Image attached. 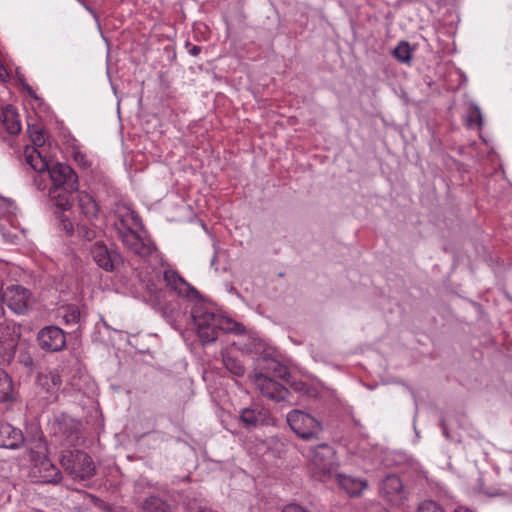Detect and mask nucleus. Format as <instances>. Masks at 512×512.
<instances>
[{
    "label": "nucleus",
    "mask_w": 512,
    "mask_h": 512,
    "mask_svg": "<svg viewBox=\"0 0 512 512\" xmlns=\"http://www.w3.org/2000/svg\"><path fill=\"white\" fill-rule=\"evenodd\" d=\"M192 317L196 326L198 337L203 343L213 342L218 338L219 332L244 334L246 329L243 324L228 317L204 311L197 308L193 311Z\"/></svg>",
    "instance_id": "nucleus-1"
},
{
    "label": "nucleus",
    "mask_w": 512,
    "mask_h": 512,
    "mask_svg": "<svg viewBox=\"0 0 512 512\" xmlns=\"http://www.w3.org/2000/svg\"><path fill=\"white\" fill-rule=\"evenodd\" d=\"M60 464L64 471L76 481L89 480L96 474L93 459L82 450L62 451Z\"/></svg>",
    "instance_id": "nucleus-2"
},
{
    "label": "nucleus",
    "mask_w": 512,
    "mask_h": 512,
    "mask_svg": "<svg viewBox=\"0 0 512 512\" xmlns=\"http://www.w3.org/2000/svg\"><path fill=\"white\" fill-rule=\"evenodd\" d=\"M335 450L327 443H321L312 449V458L308 468L313 479L326 482L332 477Z\"/></svg>",
    "instance_id": "nucleus-3"
},
{
    "label": "nucleus",
    "mask_w": 512,
    "mask_h": 512,
    "mask_svg": "<svg viewBox=\"0 0 512 512\" xmlns=\"http://www.w3.org/2000/svg\"><path fill=\"white\" fill-rule=\"evenodd\" d=\"M287 422L292 431L304 440L318 438L323 430L322 424L316 418L301 410L289 412Z\"/></svg>",
    "instance_id": "nucleus-4"
},
{
    "label": "nucleus",
    "mask_w": 512,
    "mask_h": 512,
    "mask_svg": "<svg viewBox=\"0 0 512 512\" xmlns=\"http://www.w3.org/2000/svg\"><path fill=\"white\" fill-rule=\"evenodd\" d=\"M20 337V325L12 321L0 323V358L3 362L10 363L14 359Z\"/></svg>",
    "instance_id": "nucleus-5"
},
{
    "label": "nucleus",
    "mask_w": 512,
    "mask_h": 512,
    "mask_svg": "<svg viewBox=\"0 0 512 512\" xmlns=\"http://www.w3.org/2000/svg\"><path fill=\"white\" fill-rule=\"evenodd\" d=\"M61 385L62 379L57 371L40 373L37 376V395L40 397L42 406L58 400Z\"/></svg>",
    "instance_id": "nucleus-6"
},
{
    "label": "nucleus",
    "mask_w": 512,
    "mask_h": 512,
    "mask_svg": "<svg viewBox=\"0 0 512 512\" xmlns=\"http://www.w3.org/2000/svg\"><path fill=\"white\" fill-rule=\"evenodd\" d=\"M3 302L15 313L24 314L32 309L34 298L32 293L23 286L11 285L2 295Z\"/></svg>",
    "instance_id": "nucleus-7"
},
{
    "label": "nucleus",
    "mask_w": 512,
    "mask_h": 512,
    "mask_svg": "<svg viewBox=\"0 0 512 512\" xmlns=\"http://www.w3.org/2000/svg\"><path fill=\"white\" fill-rule=\"evenodd\" d=\"M251 379L260 394L269 400L285 401L289 395V391L284 385L263 372H254Z\"/></svg>",
    "instance_id": "nucleus-8"
},
{
    "label": "nucleus",
    "mask_w": 512,
    "mask_h": 512,
    "mask_svg": "<svg viewBox=\"0 0 512 512\" xmlns=\"http://www.w3.org/2000/svg\"><path fill=\"white\" fill-rule=\"evenodd\" d=\"M90 255L97 266L106 272H113L122 263V256L114 249L108 248L103 241H96L90 247Z\"/></svg>",
    "instance_id": "nucleus-9"
},
{
    "label": "nucleus",
    "mask_w": 512,
    "mask_h": 512,
    "mask_svg": "<svg viewBox=\"0 0 512 512\" xmlns=\"http://www.w3.org/2000/svg\"><path fill=\"white\" fill-rule=\"evenodd\" d=\"M116 229L123 245L131 253L140 257H149L152 255L155 247L151 243H145L135 231L125 226L123 220H121L119 224H116Z\"/></svg>",
    "instance_id": "nucleus-10"
},
{
    "label": "nucleus",
    "mask_w": 512,
    "mask_h": 512,
    "mask_svg": "<svg viewBox=\"0 0 512 512\" xmlns=\"http://www.w3.org/2000/svg\"><path fill=\"white\" fill-rule=\"evenodd\" d=\"M53 183L51 188H61L66 191H77L79 187L78 175L65 163H55L48 169Z\"/></svg>",
    "instance_id": "nucleus-11"
},
{
    "label": "nucleus",
    "mask_w": 512,
    "mask_h": 512,
    "mask_svg": "<svg viewBox=\"0 0 512 512\" xmlns=\"http://www.w3.org/2000/svg\"><path fill=\"white\" fill-rule=\"evenodd\" d=\"M37 343L44 351H61L66 345L65 333L56 326L44 327L37 334Z\"/></svg>",
    "instance_id": "nucleus-12"
},
{
    "label": "nucleus",
    "mask_w": 512,
    "mask_h": 512,
    "mask_svg": "<svg viewBox=\"0 0 512 512\" xmlns=\"http://www.w3.org/2000/svg\"><path fill=\"white\" fill-rule=\"evenodd\" d=\"M33 473L43 483L58 484L62 480L61 471L49 459L35 465Z\"/></svg>",
    "instance_id": "nucleus-13"
},
{
    "label": "nucleus",
    "mask_w": 512,
    "mask_h": 512,
    "mask_svg": "<svg viewBox=\"0 0 512 512\" xmlns=\"http://www.w3.org/2000/svg\"><path fill=\"white\" fill-rule=\"evenodd\" d=\"M24 443V436L20 429L8 423H0V447L17 449Z\"/></svg>",
    "instance_id": "nucleus-14"
},
{
    "label": "nucleus",
    "mask_w": 512,
    "mask_h": 512,
    "mask_svg": "<svg viewBox=\"0 0 512 512\" xmlns=\"http://www.w3.org/2000/svg\"><path fill=\"white\" fill-rule=\"evenodd\" d=\"M80 422L69 417H63L57 422L58 432H60L69 445H76L80 434Z\"/></svg>",
    "instance_id": "nucleus-15"
},
{
    "label": "nucleus",
    "mask_w": 512,
    "mask_h": 512,
    "mask_svg": "<svg viewBox=\"0 0 512 512\" xmlns=\"http://www.w3.org/2000/svg\"><path fill=\"white\" fill-rule=\"evenodd\" d=\"M259 366L264 374L270 377H276L280 379H287L290 375L288 368L272 357H262L259 361Z\"/></svg>",
    "instance_id": "nucleus-16"
},
{
    "label": "nucleus",
    "mask_w": 512,
    "mask_h": 512,
    "mask_svg": "<svg viewBox=\"0 0 512 512\" xmlns=\"http://www.w3.org/2000/svg\"><path fill=\"white\" fill-rule=\"evenodd\" d=\"M337 482L339 486L352 497L359 496L368 487L366 480L341 474L337 475Z\"/></svg>",
    "instance_id": "nucleus-17"
},
{
    "label": "nucleus",
    "mask_w": 512,
    "mask_h": 512,
    "mask_svg": "<svg viewBox=\"0 0 512 512\" xmlns=\"http://www.w3.org/2000/svg\"><path fill=\"white\" fill-rule=\"evenodd\" d=\"M24 156L26 163L36 172H44L50 168L42 151L36 147L26 146Z\"/></svg>",
    "instance_id": "nucleus-18"
},
{
    "label": "nucleus",
    "mask_w": 512,
    "mask_h": 512,
    "mask_svg": "<svg viewBox=\"0 0 512 512\" xmlns=\"http://www.w3.org/2000/svg\"><path fill=\"white\" fill-rule=\"evenodd\" d=\"M0 121L6 130L7 133L10 135H17L21 131V122L19 119V115L16 112L15 109L8 106L5 109H3Z\"/></svg>",
    "instance_id": "nucleus-19"
},
{
    "label": "nucleus",
    "mask_w": 512,
    "mask_h": 512,
    "mask_svg": "<svg viewBox=\"0 0 512 512\" xmlns=\"http://www.w3.org/2000/svg\"><path fill=\"white\" fill-rule=\"evenodd\" d=\"M78 205L81 213L88 219L93 220L98 217L99 207L94 198L86 193L80 192L78 194Z\"/></svg>",
    "instance_id": "nucleus-20"
},
{
    "label": "nucleus",
    "mask_w": 512,
    "mask_h": 512,
    "mask_svg": "<svg viewBox=\"0 0 512 512\" xmlns=\"http://www.w3.org/2000/svg\"><path fill=\"white\" fill-rule=\"evenodd\" d=\"M402 490L403 484L397 475H388L382 482L381 493L389 501H392L393 497L399 495Z\"/></svg>",
    "instance_id": "nucleus-21"
},
{
    "label": "nucleus",
    "mask_w": 512,
    "mask_h": 512,
    "mask_svg": "<svg viewBox=\"0 0 512 512\" xmlns=\"http://www.w3.org/2000/svg\"><path fill=\"white\" fill-rule=\"evenodd\" d=\"M74 191H66L61 188H50L49 196L53 204L62 211L70 209V196Z\"/></svg>",
    "instance_id": "nucleus-22"
},
{
    "label": "nucleus",
    "mask_w": 512,
    "mask_h": 512,
    "mask_svg": "<svg viewBox=\"0 0 512 512\" xmlns=\"http://www.w3.org/2000/svg\"><path fill=\"white\" fill-rule=\"evenodd\" d=\"M164 281L168 286L177 291L179 294L186 293L187 289L189 288V284L184 280L183 277L179 275L178 272L174 270L164 271Z\"/></svg>",
    "instance_id": "nucleus-23"
},
{
    "label": "nucleus",
    "mask_w": 512,
    "mask_h": 512,
    "mask_svg": "<svg viewBox=\"0 0 512 512\" xmlns=\"http://www.w3.org/2000/svg\"><path fill=\"white\" fill-rule=\"evenodd\" d=\"M14 399L13 383L9 375L0 368V402L12 401Z\"/></svg>",
    "instance_id": "nucleus-24"
},
{
    "label": "nucleus",
    "mask_w": 512,
    "mask_h": 512,
    "mask_svg": "<svg viewBox=\"0 0 512 512\" xmlns=\"http://www.w3.org/2000/svg\"><path fill=\"white\" fill-rule=\"evenodd\" d=\"M261 419V412L244 408L240 414V421L246 429H253L258 426Z\"/></svg>",
    "instance_id": "nucleus-25"
},
{
    "label": "nucleus",
    "mask_w": 512,
    "mask_h": 512,
    "mask_svg": "<svg viewBox=\"0 0 512 512\" xmlns=\"http://www.w3.org/2000/svg\"><path fill=\"white\" fill-rule=\"evenodd\" d=\"M223 364L235 376L241 377L245 373V367L241 361L230 355H223Z\"/></svg>",
    "instance_id": "nucleus-26"
},
{
    "label": "nucleus",
    "mask_w": 512,
    "mask_h": 512,
    "mask_svg": "<svg viewBox=\"0 0 512 512\" xmlns=\"http://www.w3.org/2000/svg\"><path fill=\"white\" fill-rule=\"evenodd\" d=\"M29 137L33 143V147L42 148L46 142V132L39 126H29Z\"/></svg>",
    "instance_id": "nucleus-27"
},
{
    "label": "nucleus",
    "mask_w": 512,
    "mask_h": 512,
    "mask_svg": "<svg viewBox=\"0 0 512 512\" xmlns=\"http://www.w3.org/2000/svg\"><path fill=\"white\" fill-rule=\"evenodd\" d=\"M412 51L408 43L401 42L393 51L395 58L403 63H409L412 58Z\"/></svg>",
    "instance_id": "nucleus-28"
},
{
    "label": "nucleus",
    "mask_w": 512,
    "mask_h": 512,
    "mask_svg": "<svg viewBox=\"0 0 512 512\" xmlns=\"http://www.w3.org/2000/svg\"><path fill=\"white\" fill-rule=\"evenodd\" d=\"M63 319L66 324H77L80 320V310L76 305H69L65 308Z\"/></svg>",
    "instance_id": "nucleus-29"
},
{
    "label": "nucleus",
    "mask_w": 512,
    "mask_h": 512,
    "mask_svg": "<svg viewBox=\"0 0 512 512\" xmlns=\"http://www.w3.org/2000/svg\"><path fill=\"white\" fill-rule=\"evenodd\" d=\"M145 509L148 512H168L167 505L155 497L146 500Z\"/></svg>",
    "instance_id": "nucleus-30"
},
{
    "label": "nucleus",
    "mask_w": 512,
    "mask_h": 512,
    "mask_svg": "<svg viewBox=\"0 0 512 512\" xmlns=\"http://www.w3.org/2000/svg\"><path fill=\"white\" fill-rule=\"evenodd\" d=\"M467 125L469 127H473V126L480 127L482 125L481 111L478 107L470 108L468 117H467Z\"/></svg>",
    "instance_id": "nucleus-31"
},
{
    "label": "nucleus",
    "mask_w": 512,
    "mask_h": 512,
    "mask_svg": "<svg viewBox=\"0 0 512 512\" xmlns=\"http://www.w3.org/2000/svg\"><path fill=\"white\" fill-rule=\"evenodd\" d=\"M417 512H445V510L438 503L430 500L421 503Z\"/></svg>",
    "instance_id": "nucleus-32"
},
{
    "label": "nucleus",
    "mask_w": 512,
    "mask_h": 512,
    "mask_svg": "<svg viewBox=\"0 0 512 512\" xmlns=\"http://www.w3.org/2000/svg\"><path fill=\"white\" fill-rule=\"evenodd\" d=\"M60 222V228L69 236L74 232L73 223L63 213L58 216Z\"/></svg>",
    "instance_id": "nucleus-33"
},
{
    "label": "nucleus",
    "mask_w": 512,
    "mask_h": 512,
    "mask_svg": "<svg viewBox=\"0 0 512 512\" xmlns=\"http://www.w3.org/2000/svg\"><path fill=\"white\" fill-rule=\"evenodd\" d=\"M79 234L89 241L93 240L96 237V231L84 225L79 227Z\"/></svg>",
    "instance_id": "nucleus-34"
},
{
    "label": "nucleus",
    "mask_w": 512,
    "mask_h": 512,
    "mask_svg": "<svg viewBox=\"0 0 512 512\" xmlns=\"http://www.w3.org/2000/svg\"><path fill=\"white\" fill-rule=\"evenodd\" d=\"M281 512H309V511L298 504H288L282 509Z\"/></svg>",
    "instance_id": "nucleus-35"
},
{
    "label": "nucleus",
    "mask_w": 512,
    "mask_h": 512,
    "mask_svg": "<svg viewBox=\"0 0 512 512\" xmlns=\"http://www.w3.org/2000/svg\"><path fill=\"white\" fill-rule=\"evenodd\" d=\"M21 362L28 367H31L34 363L33 358L28 354H21L20 355Z\"/></svg>",
    "instance_id": "nucleus-36"
},
{
    "label": "nucleus",
    "mask_w": 512,
    "mask_h": 512,
    "mask_svg": "<svg viewBox=\"0 0 512 512\" xmlns=\"http://www.w3.org/2000/svg\"><path fill=\"white\" fill-rule=\"evenodd\" d=\"M290 385L295 391H303L306 387V384L302 381H295L292 382Z\"/></svg>",
    "instance_id": "nucleus-37"
},
{
    "label": "nucleus",
    "mask_w": 512,
    "mask_h": 512,
    "mask_svg": "<svg viewBox=\"0 0 512 512\" xmlns=\"http://www.w3.org/2000/svg\"><path fill=\"white\" fill-rule=\"evenodd\" d=\"M202 49L200 46L192 45L191 48H189L188 52L192 56H198L201 53Z\"/></svg>",
    "instance_id": "nucleus-38"
},
{
    "label": "nucleus",
    "mask_w": 512,
    "mask_h": 512,
    "mask_svg": "<svg viewBox=\"0 0 512 512\" xmlns=\"http://www.w3.org/2000/svg\"><path fill=\"white\" fill-rule=\"evenodd\" d=\"M75 160L80 163H83V165H86V163H87V161L85 160V156L83 154H76Z\"/></svg>",
    "instance_id": "nucleus-39"
},
{
    "label": "nucleus",
    "mask_w": 512,
    "mask_h": 512,
    "mask_svg": "<svg viewBox=\"0 0 512 512\" xmlns=\"http://www.w3.org/2000/svg\"><path fill=\"white\" fill-rule=\"evenodd\" d=\"M27 92H28V94H29L31 97H33V98H35V99H37V98H38V97H37V95H36V93L34 92V90H33L30 86H27Z\"/></svg>",
    "instance_id": "nucleus-40"
},
{
    "label": "nucleus",
    "mask_w": 512,
    "mask_h": 512,
    "mask_svg": "<svg viewBox=\"0 0 512 512\" xmlns=\"http://www.w3.org/2000/svg\"><path fill=\"white\" fill-rule=\"evenodd\" d=\"M455 512H473V511L468 508H465V507H459L455 510Z\"/></svg>",
    "instance_id": "nucleus-41"
},
{
    "label": "nucleus",
    "mask_w": 512,
    "mask_h": 512,
    "mask_svg": "<svg viewBox=\"0 0 512 512\" xmlns=\"http://www.w3.org/2000/svg\"><path fill=\"white\" fill-rule=\"evenodd\" d=\"M442 427H443V431H444L445 436L449 437V433H448V430H447V427H446L444 421L442 422Z\"/></svg>",
    "instance_id": "nucleus-42"
},
{
    "label": "nucleus",
    "mask_w": 512,
    "mask_h": 512,
    "mask_svg": "<svg viewBox=\"0 0 512 512\" xmlns=\"http://www.w3.org/2000/svg\"><path fill=\"white\" fill-rule=\"evenodd\" d=\"M29 451H30V455H31V459H35L36 458V452L32 449V448H29Z\"/></svg>",
    "instance_id": "nucleus-43"
},
{
    "label": "nucleus",
    "mask_w": 512,
    "mask_h": 512,
    "mask_svg": "<svg viewBox=\"0 0 512 512\" xmlns=\"http://www.w3.org/2000/svg\"><path fill=\"white\" fill-rule=\"evenodd\" d=\"M191 46V44L189 42H186V47H189Z\"/></svg>",
    "instance_id": "nucleus-44"
}]
</instances>
